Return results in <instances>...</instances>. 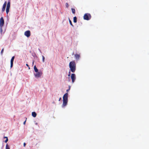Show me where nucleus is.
<instances>
[{
  "instance_id": "9d476101",
  "label": "nucleus",
  "mask_w": 149,
  "mask_h": 149,
  "mask_svg": "<svg viewBox=\"0 0 149 149\" xmlns=\"http://www.w3.org/2000/svg\"><path fill=\"white\" fill-rule=\"evenodd\" d=\"M7 4V2L6 1H5L3 6L2 9V11H4L5 10Z\"/></svg>"
},
{
  "instance_id": "0eeeda50",
  "label": "nucleus",
  "mask_w": 149,
  "mask_h": 149,
  "mask_svg": "<svg viewBox=\"0 0 149 149\" xmlns=\"http://www.w3.org/2000/svg\"><path fill=\"white\" fill-rule=\"evenodd\" d=\"M72 79V82L74 83L76 79V75L74 74H72L71 77Z\"/></svg>"
},
{
  "instance_id": "423d86ee",
  "label": "nucleus",
  "mask_w": 149,
  "mask_h": 149,
  "mask_svg": "<svg viewBox=\"0 0 149 149\" xmlns=\"http://www.w3.org/2000/svg\"><path fill=\"white\" fill-rule=\"evenodd\" d=\"M24 34L28 38L30 37L31 35L30 31L29 30L26 31L25 32Z\"/></svg>"
},
{
  "instance_id": "6e6552de",
  "label": "nucleus",
  "mask_w": 149,
  "mask_h": 149,
  "mask_svg": "<svg viewBox=\"0 0 149 149\" xmlns=\"http://www.w3.org/2000/svg\"><path fill=\"white\" fill-rule=\"evenodd\" d=\"M4 20L3 17H1L0 19V26L1 27H2L4 24Z\"/></svg>"
},
{
  "instance_id": "5701e85b",
  "label": "nucleus",
  "mask_w": 149,
  "mask_h": 149,
  "mask_svg": "<svg viewBox=\"0 0 149 149\" xmlns=\"http://www.w3.org/2000/svg\"><path fill=\"white\" fill-rule=\"evenodd\" d=\"M70 90V87H69V88L68 89H67V90H66V91L68 92V91H69Z\"/></svg>"
},
{
  "instance_id": "39448f33",
  "label": "nucleus",
  "mask_w": 149,
  "mask_h": 149,
  "mask_svg": "<svg viewBox=\"0 0 149 149\" xmlns=\"http://www.w3.org/2000/svg\"><path fill=\"white\" fill-rule=\"evenodd\" d=\"M10 7V3L9 1L8 2L6 8V13L8 14L9 12V9Z\"/></svg>"
},
{
  "instance_id": "4be33fe9",
  "label": "nucleus",
  "mask_w": 149,
  "mask_h": 149,
  "mask_svg": "<svg viewBox=\"0 0 149 149\" xmlns=\"http://www.w3.org/2000/svg\"><path fill=\"white\" fill-rule=\"evenodd\" d=\"M68 76H70V71H69V73H68Z\"/></svg>"
},
{
  "instance_id": "f8f14e48",
  "label": "nucleus",
  "mask_w": 149,
  "mask_h": 149,
  "mask_svg": "<svg viewBox=\"0 0 149 149\" xmlns=\"http://www.w3.org/2000/svg\"><path fill=\"white\" fill-rule=\"evenodd\" d=\"M37 114L35 112H33L32 113V116L33 117H36V116Z\"/></svg>"
},
{
  "instance_id": "aec40b11",
  "label": "nucleus",
  "mask_w": 149,
  "mask_h": 149,
  "mask_svg": "<svg viewBox=\"0 0 149 149\" xmlns=\"http://www.w3.org/2000/svg\"><path fill=\"white\" fill-rule=\"evenodd\" d=\"M65 5H66V6L67 7V8H68V6H69V5H68V3H66Z\"/></svg>"
},
{
  "instance_id": "412c9836",
  "label": "nucleus",
  "mask_w": 149,
  "mask_h": 149,
  "mask_svg": "<svg viewBox=\"0 0 149 149\" xmlns=\"http://www.w3.org/2000/svg\"><path fill=\"white\" fill-rule=\"evenodd\" d=\"M8 141V138H7V139H6L5 141V142L6 143H7V141Z\"/></svg>"
},
{
  "instance_id": "2eb2a0df",
  "label": "nucleus",
  "mask_w": 149,
  "mask_h": 149,
  "mask_svg": "<svg viewBox=\"0 0 149 149\" xmlns=\"http://www.w3.org/2000/svg\"><path fill=\"white\" fill-rule=\"evenodd\" d=\"M73 13L75 14V9L74 8H72L71 9Z\"/></svg>"
},
{
  "instance_id": "9b49d317",
  "label": "nucleus",
  "mask_w": 149,
  "mask_h": 149,
  "mask_svg": "<svg viewBox=\"0 0 149 149\" xmlns=\"http://www.w3.org/2000/svg\"><path fill=\"white\" fill-rule=\"evenodd\" d=\"M75 57L76 60H78L80 57V55L79 54H76L74 55Z\"/></svg>"
},
{
  "instance_id": "a878e982",
  "label": "nucleus",
  "mask_w": 149,
  "mask_h": 149,
  "mask_svg": "<svg viewBox=\"0 0 149 149\" xmlns=\"http://www.w3.org/2000/svg\"><path fill=\"white\" fill-rule=\"evenodd\" d=\"M26 65L27 66H28V67H29V65H28V64H26Z\"/></svg>"
},
{
  "instance_id": "4468645a",
  "label": "nucleus",
  "mask_w": 149,
  "mask_h": 149,
  "mask_svg": "<svg viewBox=\"0 0 149 149\" xmlns=\"http://www.w3.org/2000/svg\"><path fill=\"white\" fill-rule=\"evenodd\" d=\"M73 22L74 23H76L77 22V18L75 16L73 18Z\"/></svg>"
},
{
  "instance_id": "ddd939ff",
  "label": "nucleus",
  "mask_w": 149,
  "mask_h": 149,
  "mask_svg": "<svg viewBox=\"0 0 149 149\" xmlns=\"http://www.w3.org/2000/svg\"><path fill=\"white\" fill-rule=\"evenodd\" d=\"M34 69L35 71L36 72H38V70L37 68L36 65H35L34 66Z\"/></svg>"
},
{
  "instance_id": "a211bd4d",
  "label": "nucleus",
  "mask_w": 149,
  "mask_h": 149,
  "mask_svg": "<svg viewBox=\"0 0 149 149\" xmlns=\"http://www.w3.org/2000/svg\"><path fill=\"white\" fill-rule=\"evenodd\" d=\"M3 51H4V49L3 48V49H2V50H1V54L2 55H3Z\"/></svg>"
},
{
  "instance_id": "f03ea898",
  "label": "nucleus",
  "mask_w": 149,
  "mask_h": 149,
  "mask_svg": "<svg viewBox=\"0 0 149 149\" xmlns=\"http://www.w3.org/2000/svg\"><path fill=\"white\" fill-rule=\"evenodd\" d=\"M68 93H65L63 95V106L65 107L68 101Z\"/></svg>"
},
{
  "instance_id": "7ed1b4c3",
  "label": "nucleus",
  "mask_w": 149,
  "mask_h": 149,
  "mask_svg": "<svg viewBox=\"0 0 149 149\" xmlns=\"http://www.w3.org/2000/svg\"><path fill=\"white\" fill-rule=\"evenodd\" d=\"M91 18V15L89 13H85L84 16V19L85 20H89Z\"/></svg>"
},
{
  "instance_id": "f257e3e1",
  "label": "nucleus",
  "mask_w": 149,
  "mask_h": 149,
  "mask_svg": "<svg viewBox=\"0 0 149 149\" xmlns=\"http://www.w3.org/2000/svg\"><path fill=\"white\" fill-rule=\"evenodd\" d=\"M69 66L71 72L73 73L74 72L76 69V64L74 61L70 62Z\"/></svg>"
},
{
  "instance_id": "f3484780",
  "label": "nucleus",
  "mask_w": 149,
  "mask_h": 149,
  "mask_svg": "<svg viewBox=\"0 0 149 149\" xmlns=\"http://www.w3.org/2000/svg\"><path fill=\"white\" fill-rule=\"evenodd\" d=\"M69 22H70V24L72 26H73V25L72 23V22L71 21V20H70V19H69Z\"/></svg>"
},
{
  "instance_id": "dca6fc26",
  "label": "nucleus",
  "mask_w": 149,
  "mask_h": 149,
  "mask_svg": "<svg viewBox=\"0 0 149 149\" xmlns=\"http://www.w3.org/2000/svg\"><path fill=\"white\" fill-rule=\"evenodd\" d=\"M6 149H10L9 146L7 144L6 145Z\"/></svg>"
},
{
  "instance_id": "b1692460",
  "label": "nucleus",
  "mask_w": 149,
  "mask_h": 149,
  "mask_svg": "<svg viewBox=\"0 0 149 149\" xmlns=\"http://www.w3.org/2000/svg\"><path fill=\"white\" fill-rule=\"evenodd\" d=\"M23 145H24V147H25V146H26V143H24Z\"/></svg>"
},
{
  "instance_id": "6ab92c4d",
  "label": "nucleus",
  "mask_w": 149,
  "mask_h": 149,
  "mask_svg": "<svg viewBox=\"0 0 149 149\" xmlns=\"http://www.w3.org/2000/svg\"><path fill=\"white\" fill-rule=\"evenodd\" d=\"M42 61L43 62H44L45 61V57L43 56H42Z\"/></svg>"
},
{
  "instance_id": "20e7f679",
  "label": "nucleus",
  "mask_w": 149,
  "mask_h": 149,
  "mask_svg": "<svg viewBox=\"0 0 149 149\" xmlns=\"http://www.w3.org/2000/svg\"><path fill=\"white\" fill-rule=\"evenodd\" d=\"M36 74H34L35 77L36 78L40 77L42 75V73L41 72H38Z\"/></svg>"
},
{
  "instance_id": "1a4fd4ad",
  "label": "nucleus",
  "mask_w": 149,
  "mask_h": 149,
  "mask_svg": "<svg viewBox=\"0 0 149 149\" xmlns=\"http://www.w3.org/2000/svg\"><path fill=\"white\" fill-rule=\"evenodd\" d=\"M15 58V56H13L12 57L10 61V67H12L13 65V62Z\"/></svg>"
},
{
  "instance_id": "bb28decb",
  "label": "nucleus",
  "mask_w": 149,
  "mask_h": 149,
  "mask_svg": "<svg viewBox=\"0 0 149 149\" xmlns=\"http://www.w3.org/2000/svg\"><path fill=\"white\" fill-rule=\"evenodd\" d=\"M4 138H6V139H7V138H8L6 136H5L4 137Z\"/></svg>"
},
{
  "instance_id": "cd10ccee",
  "label": "nucleus",
  "mask_w": 149,
  "mask_h": 149,
  "mask_svg": "<svg viewBox=\"0 0 149 149\" xmlns=\"http://www.w3.org/2000/svg\"><path fill=\"white\" fill-rule=\"evenodd\" d=\"M61 99V98H60L59 99V101H60Z\"/></svg>"
},
{
  "instance_id": "393cba45",
  "label": "nucleus",
  "mask_w": 149,
  "mask_h": 149,
  "mask_svg": "<svg viewBox=\"0 0 149 149\" xmlns=\"http://www.w3.org/2000/svg\"><path fill=\"white\" fill-rule=\"evenodd\" d=\"M26 120L24 122V123H23V124L24 125H25V123H26Z\"/></svg>"
}]
</instances>
